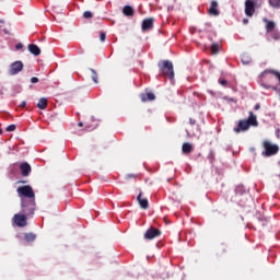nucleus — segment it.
<instances>
[{
  "label": "nucleus",
  "instance_id": "f257e3e1",
  "mask_svg": "<svg viewBox=\"0 0 280 280\" xmlns=\"http://www.w3.org/2000/svg\"><path fill=\"white\" fill-rule=\"evenodd\" d=\"M250 126H253L254 128H257V126H259V121H257V116L253 112H249V116L247 119L238 120L237 126L234 127L233 130L236 135H240V132L248 131L250 129Z\"/></svg>",
  "mask_w": 280,
  "mask_h": 280
},
{
  "label": "nucleus",
  "instance_id": "f03ea898",
  "mask_svg": "<svg viewBox=\"0 0 280 280\" xmlns=\"http://www.w3.org/2000/svg\"><path fill=\"white\" fill-rule=\"evenodd\" d=\"M268 73L271 75H275L279 80V85H280V72L277 70H265L260 75H261V86L264 89H272L273 91H277V86L272 85V82H275L273 77H268Z\"/></svg>",
  "mask_w": 280,
  "mask_h": 280
},
{
  "label": "nucleus",
  "instance_id": "7ed1b4c3",
  "mask_svg": "<svg viewBox=\"0 0 280 280\" xmlns=\"http://www.w3.org/2000/svg\"><path fill=\"white\" fill-rule=\"evenodd\" d=\"M158 67L160 69V75L174 80V63H172V61L162 60L159 62Z\"/></svg>",
  "mask_w": 280,
  "mask_h": 280
},
{
  "label": "nucleus",
  "instance_id": "20e7f679",
  "mask_svg": "<svg viewBox=\"0 0 280 280\" xmlns=\"http://www.w3.org/2000/svg\"><path fill=\"white\" fill-rule=\"evenodd\" d=\"M18 195L21 201L23 200H36V194L30 185L20 186L18 189Z\"/></svg>",
  "mask_w": 280,
  "mask_h": 280
},
{
  "label": "nucleus",
  "instance_id": "39448f33",
  "mask_svg": "<svg viewBox=\"0 0 280 280\" xmlns=\"http://www.w3.org/2000/svg\"><path fill=\"white\" fill-rule=\"evenodd\" d=\"M264 5V0H246L245 1V14L246 16L253 18L255 9Z\"/></svg>",
  "mask_w": 280,
  "mask_h": 280
},
{
  "label": "nucleus",
  "instance_id": "423d86ee",
  "mask_svg": "<svg viewBox=\"0 0 280 280\" xmlns=\"http://www.w3.org/2000/svg\"><path fill=\"white\" fill-rule=\"evenodd\" d=\"M21 210L24 215H34L36 211V199L35 200H25L21 201Z\"/></svg>",
  "mask_w": 280,
  "mask_h": 280
},
{
  "label": "nucleus",
  "instance_id": "0eeeda50",
  "mask_svg": "<svg viewBox=\"0 0 280 280\" xmlns=\"http://www.w3.org/2000/svg\"><path fill=\"white\" fill-rule=\"evenodd\" d=\"M264 151L262 156H275V154H279V145L272 144V142L265 140L262 142Z\"/></svg>",
  "mask_w": 280,
  "mask_h": 280
},
{
  "label": "nucleus",
  "instance_id": "6e6552de",
  "mask_svg": "<svg viewBox=\"0 0 280 280\" xmlns=\"http://www.w3.org/2000/svg\"><path fill=\"white\" fill-rule=\"evenodd\" d=\"M23 61H15L10 65L9 68V75H18V73H21L23 71Z\"/></svg>",
  "mask_w": 280,
  "mask_h": 280
},
{
  "label": "nucleus",
  "instance_id": "1a4fd4ad",
  "mask_svg": "<svg viewBox=\"0 0 280 280\" xmlns=\"http://www.w3.org/2000/svg\"><path fill=\"white\" fill-rule=\"evenodd\" d=\"M13 222L16 226L23 229V226H27V215L26 214H14Z\"/></svg>",
  "mask_w": 280,
  "mask_h": 280
},
{
  "label": "nucleus",
  "instance_id": "9d476101",
  "mask_svg": "<svg viewBox=\"0 0 280 280\" xmlns=\"http://www.w3.org/2000/svg\"><path fill=\"white\" fill-rule=\"evenodd\" d=\"M156 237H161V230L156 228H150L144 233V240H154Z\"/></svg>",
  "mask_w": 280,
  "mask_h": 280
},
{
  "label": "nucleus",
  "instance_id": "9b49d317",
  "mask_svg": "<svg viewBox=\"0 0 280 280\" xmlns=\"http://www.w3.org/2000/svg\"><path fill=\"white\" fill-rule=\"evenodd\" d=\"M218 5H219V3L215 0H212L210 2V7L208 9V14L210 16H220V10H218Z\"/></svg>",
  "mask_w": 280,
  "mask_h": 280
},
{
  "label": "nucleus",
  "instance_id": "f8f14e48",
  "mask_svg": "<svg viewBox=\"0 0 280 280\" xmlns=\"http://www.w3.org/2000/svg\"><path fill=\"white\" fill-rule=\"evenodd\" d=\"M137 201L139 202L141 209H149L150 208V201H148V198H143V191H140L137 196Z\"/></svg>",
  "mask_w": 280,
  "mask_h": 280
},
{
  "label": "nucleus",
  "instance_id": "ddd939ff",
  "mask_svg": "<svg viewBox=\"0 0 280 280\" xmlns=\"http://www.w3.org/2000/svg\"><path fill=\"white\" fill-rule=\"evenodd\" d=\"M154 27V18H148L142 21V31L148 32Z\"/></svg>",
  "mask_w": 280,
  "mask_h": 280
},
{
  "label": "nucleus",
  "instance_id": "4468645a",
  "mask_svg": "<svg viewBox=\"0 0 280 280\" xmlns=\"http://www.w3.org/2000/svg\"><path fill=\"white\" fill-rule=\"evenodd\" d=\"M20 170L22 176H30V174H32V166L27 162L22 163L20 165Z\"/></svg>",
  "mask_w": 280,
  "mask_h": 280
},
{
  "label": "nucleus",
  "instance_id": "2eb2a0df",
  "mask_svg": "<svg viewBox=\"0 0 280 280\" xmlns=\"http://www.w3.org/2000/svg\"><path fill=\"white\" fill-rule=\"evenodd\" d=\"M182 152L183 154H191V152H194V144L190 142H184L182 145Z\"/></svg>",
  "mask_w": 280,
  "mask_h": 280
},
{
  "label": "nucleus",
  "instance_id": "dca6fc26",
  "mask_svg": "<svg viewBox=\"0 0 280 280\" xmlns=\"http://www.w3.org/2000/svg\"><path fill=\"white\" fill-rule=\"evenodd\" d=\"M154 100H156L154 93L141 94V102H154Z\"/></svg>",
  "mask_w": 280,
  "mask_h": 280
},
{
  "label": "nucleus",
  "instance_id": "f3484780",
  "mask_svg": "<svg viewBox=\"0 0 280 280\" xmlns=\"http://www.w3.org/2000/svg\"><path fill=\"white\" fill-rule=\"evenodd\" d=\"M28 51L33 54V56H40V48L36 44H30Z\"/></svg>",
  "mask_w": 280,
  "mask_h": 280
},
{
  "label": "nucleus",
  "instance_id": "a211bd4d",
  "mask_svg": "<svg viewBox=\"0 0 280 280\" xmlns=\"http://www.w3.org/2000/svg\"><path fill=\"white\" fill-rule=\"evenodd\" d=\"M122 14H125V16H135V9L130 5H125L122 9Z\"/></svg>",
  "mask_w": 280,
  "mask_h": 280
},
{
  "label": "nucleus",
  "instance_id": "6ab92c4d",
  "mask_svg": "<svg viewBox=\"0 0 280 280\" xmlns=\"http://www.w3.org/2000/svg\"><path fill=\"white\" fill-rule=\"evenodd\" d=\"M24 240L25 242H28V244H32V242H35L36 241V234L34 233H25L24 234Z\"/></svg>",
  "mask_w": 280,
  "mask_h": 280
},
{
  "label": "nucleus",
  "instance_id": "aec40b11",
  "mask_svg": "<svg viewBox=\"0 0 280 280\" xmlns=\"http://www.w3.org/2000/svg\"><path fill=\"white\" fill-rule=\"evenodd\" d=\"M37 108H39V110H45V108H47V98L45 97L39 98L37 103Z\"/></svg>",
  "mask_w": 280,
  "mask_h": 280
},
{
  "label": "nucleus",
  "instance_id": "412c9836",
  "mask_svg": "<svg viewBox=\"0 0 280 280\" xmlns=\"http://www.w3.org/2000/svg\"><path fill=\"white\" fill-rule=\"evenodd\" d=\"M265 23H267V25H266L267 32H272V30H275V27H277V24L272 21L265 20Z\"/></svg>",
  "mask_w": 280,
  "mask_h": 280
},
{
  "label": "nucleus",
  "instance_id": "4be33fe9",
  "mask_svg": "<svg viewBox=\"0 0 280 280\" xmlns=\"http://www.w3.org/2000/svg\"><path fill=\"white\" fill-rule=\"evenodd\" d=\"M211 54L215 56L217 54H220V44L213 43L211 45Z\"/></svg>",
  "mask_w": 280,
  "mask_h": 280
},
{
  "label": "nucleus",
  "instance_id": "5701e85b",
  "mask_svg": "<svg viewBox=\"0 0 280 280\" xmlns=\"http://www.w3.org/2000/svg\"><path fill=\"white\" fill-rule=\"evenodd\" d=\"M90 71H91V73H92L91 78H92V80H93V83H94V84H97V82H100V81L97 80V71H95V69H93V68H91Z\"/></svg>",
  "mask_w": 280,
  "mask_h": 280
},
{
  "label": "nucleus",
  "instance_id": "b1692460",
  "mask_svg": "<svg viewBox=\"0 0 280 280\" xmlns=\"http://www.w3.org/2000/svg\"><path fill=\"white\" fill-rule=\"evenodd\" d=\"M241 60H242L243 65H249L250 57L248 55L244 54L241 56Z\"/></svg>",
  "mask_w": 280,
  "mask_h": 280
},
{
  "label": "nucleus",
  "instance_id": "393cba45",
  "mask_svg": "<svg viewBox=\"0 0 280 280\" xmlns=\"http://www.w3.org/2000/svg\"><path fill=\"white\" fill-rule=\"evenodd\" d=\"M269 5H271V8L279 9L280 8V0H269Z\"/></svg>",
  "mask_w": 280,
  "mask_h": 280
},
{
  "label": "nucleus",
  "instance_id": "a878e982",
  "mask_svg": "<svg viewBox=\"0 0 280 280\" xmlns=\"http://www.w3.org/2000/svg\"><path fill=\"white\" fill-rule=\"evenodd\" d=\"M7 132H14V130H16V125L12 124V125H9L7 128H5Z\"/></svg>",
  "mask_w": 280,
  "mask_h": 280
},
{
  "label": "nucleus",
  "instance_id": "bb28decb",
  "mask_svg": "<svg viewBox=\"0 0 280 280\" xmlns=\"http://www.w3.org/2000/svg\"><path fill=\"white\" fill-rule=\"evenodd\" d=\"M83 16H84L85 19H93V13H92L91 11H85V12L83 13Z\"/></svg>",
  "mask_w": 280,
  "mask_h": 280
},
{
  "label": "nucleus",
  "instance_id": "cd10ccee",
  "mask_svg": "<svg viewBox=\"0 0 280 280\" xmlns=\"http://www.w3.org/2000/svg\"><path fill=\"white\" fill-rule=\"evenodd\" d=\"M272 39H273V40H280V34H279V32H273V33H272Z\"/></svg>",
  "mask_w": 280,
  "mask_h": 280
},
{
  "label": "nucleus",
  "instance_id": "c85d7f7f",
  "mask_svg": "<svg viewBox=\"0 0 280 280\" xmlns=\"http://www.w3.org/2000/svg\"><path fill=\"white\" fill-rule=\"evenodd\" d=\"M219 84H221V86H226V84H229V81H226V79H219Z\"/></svg>",
  "mask_w": 280,
  "mask_h": 280
},
{
  "label": "nucleus",
  "instance_id": "c756f323",
  "mask_svg": "<svg viewBox=\"0 0 280 280\" xmlns=\"http://www.w3.org/2000/svg\"><path fill=\"white\" fill-rule=\"evenodd\" d=\"M100 40L104 43L106 40V33H101Z\"/></svg>",
  "mask_w": 280,
  "mask_h": 280
},
{
  "label": "nucleus",
  "instance_id": "7c9ffc66",
  "mask_svg": "<svg viewBox=\"0 0 280 280\" xmlns=\"http://www.w3.org/2000/svg\"><path fill=\"white\" fill-rule=\"evenodd\" d=\"M31 82H32V84H38L39 80L36 77H32Z\"/></svg>",
  "mask_w": 280,
  "mask_h": 280
},
{
  "label": "nucleus",
  "instance_id": "2f4dec72",
  "mask_svg": "<svg viewBox=\"0 0 280 280\" xmlns=\"http://www.w3.org/2000/svg\"><path fill=\"white\" fill-rule=\"evenodd\" d=\"M130 178H137V175H135V174H128V175H126V179H127V180H130Z\"/></svg>",
  "mask_w": 280,
  "mask_h": 280
},
{
  "label": "nucleus",
  "instance_id": "473e14b6",
  "mask_svg": "<svg viewBox=\"0 0 280 280\" xmlns=\"http://www.w3.org/2000/svg\"><path fill=\"white\" fill-rule=\"evenodd\" d=\"M25 106H27V102L23 101V102L20 104V108H25Z\"/></svg>",
  "mask_w": 280,
  "mask_h": 280
},
{
  "label": "nucleus",
  "instance_id": "72a5a7b5",
  "mask_svg": "<svg viewBox=\"0 0 280 280\" xmlns=\"http://www.w3.org/2000/svg\"><path fill=\"white\" fill-rule=\"evenodd\" d=\"M189 124H190V126H196V119L190 118V119H189Z\"/></svg>",
  "mask_w": 280,
  "mask_h": 280
},
{
  "label": "nucleus",
  "instance_id": "f704fd0d",
  "mask_svg": "<svg viewBox=\"0 0 280 280\" xmlns=\"http://www.w3.org/2000/svg\"><path fill=\"white\" fill-rule=\"evenodd\" d=\"M15 48L19 50V49H23V44H16Z\"/></svg>",
  "mask_w": 280,
  "mask_h": 280
},
{
  "label": "nucleus",
  "instance_id": "c9c22d12",
  "mask_svg": "<svg viewBox=\"0 0 280 280\" xmlns=\"http://www.w3.org/2000/svg\"><path fill=\"white\" fill-rule=\"evenodd\" d=\"M261 108V105H259V104H256L255 106H254V110H259Z\"/></svg>",
  "mask_w": 280,
  "mask_h": 280
},
{
  "label": "nucleus",
  "instance_id": "e433bc0d",
  "mask_svg": "<svg viewBox=\"0 0 280 280\" xmlns=\"http://www.w3.org/2000/svg\"><path fill=\"white\" fill-rule=\"evenodd\" d=\"M244 25H248V19L243 20Z\"/></svg>",
  "mask_w": 280,
  "mask_h": 280
},
{
  "label": "nucleus",
  "instance_id": "4c0bfd02",
  "mask_svg": "<svg viewBox=\"0 0 280 280\" xmlns=\"http://www.w3.org/2000/svg\"><path fill=\"white\" fill-rule=\"evenodd\" d=\"M78 126H79V128H82L84 126V124L83 122H79Z\"/></svg>",
  "mask_w": 280,
  "mask_h": 280
},
{
  "label": "nucleus",
  "instance_id": "58836bf2",
  "mask_svg": "<svg viewBox=\"0 0 280 280\" xmlns=\"http://www.w3.org/2000/svg\"><path fill=\"white\" fill-rule=\"evenodd\" d=\"M240 189H242V187H240V186H238V187H236V191H240Z\"/></svg>",
  "mask_w": 280,
  "mask_h": 280
},
{
  "label": "nucleus",
  "instance_id": "ea45409f",
  "mask_svg": "<svg viewBox=\"0 0 280 280\" xmlns=\"http://www.w3.org/2000/svg\"><path fill=\"white\" fill-rule=\"evenodd\" d=\"M0 135H3V129H0Z\"/></svg>",
  "mask_w": 280,
  "mask_h": 280
}]
</instances>
